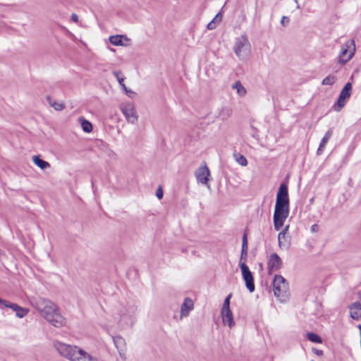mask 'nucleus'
I'll list each match as a JSON object with an SVG mask.
<instances>
[{
  "label": "nucleus",
  "instance_id": "1",
  "mask_svg": "<svg viewBox=\"0 0 361 361\" xmlns=\"http://www.w3.org/2000/svg\"><path fill=\"white\" fill-rule=\"evenodd\" d=\"M289 214V197L288 185L281 183L276 195L274 213V226L276 231L281 229Z\"/></svg>",
  "mask_w": 361,
  "mask_h": 361
},
{
  "label": "nucleus",
  "instance_id": "2",
  "mask_svg": "<svg viewBox=\"0 0 361 361\" xmlns=\"http://www.w3.org/2000/svg\"><path fill=\"white\" fill-rule=\"evenodd\" d=\"M35 309L52 326L60 328L66 325V320L60 313L58 306L53 302L39 298L34 305Z\"/></svg>",
  "mask_w": 361,
  "mask_h": 361
},
{
  "label": "nucleus",
  "instance_id": "3",
  "mask_svg": "<svg viewBox=\"0 0 361 361\" xmlns=\"http://www.w3.org/2000/svg\"><path fill=\"white\" fill-rule=\"evenodd\" d=\"M251 45L246 35H242L235 41L233 51L240 60H245L250 53Z\"/></svg>",
  "mask_w": 361,
  "mask_h": 361
},
{
  "label": "nucleus",
  "instance_id": "4",
  "mask_svg": "<svg viewBox=\"0 0 361 361\" xmlns=\"http://www.w3.org/2000/svg\"><path fill=\"white\" fill-rule=\"evenodd\" d=\"M54 347L60 355L70 361H74L75 356L80 349L78 346L68 345L58 341L54 342Z\"/></svg>",
  "mask_w": 361,
  "mask_h": 361
},
{
  "label": "nucleus",
  "instance_id": "5",
  "mask_svg": "<svg viewBox=\"0 0 361 361\" xmlns=\"http://www.w3.org/2000/svg\"><path fill=\"white\" fill-rule=\"evenodd\" d=\"M355 51V44L353 39L348 40L342 45L340 54L338 56V63L341 65H345L354 56Z\"/></svg>",
  "mask_w": 361,
  "mask_h": 361
},
{
  "label": "nucleus",
  "instance_id": "6",
  "mask_svg": "<svg viewBox=\"0 0 361 361\" xmlns=\"http://www.w3.org/2000/svg\"><path fill=\"white\" fill-rule=\"evenodd\" d=\"M274 295L277 298L286 296L288 290V283L281 275H275L273 280Z\"/></svg>",
  "mask_w": 361,
  "mask_h": 361
},
{
  "label": "nucleus",
  "instance_id": "7",
  "mask_svg": "<svg viewBox=\"0 0 361 361\" xmlns=\"http://www.w3.org/2000/svg\"><path fill=\"white\" fill-rule=\"evenodd\" d=\"M351 92L352 85L350 82H347L341 90L338 100L333 106L334 111L338 112L344 107L350 97Z\"/></svg>",
  "mask_w": 361,
  "mask_h": 361
},
{
  "label": "nucleus",
  "instance_id": "8",
  "mask_svg": "<svg viewBox=\"0 0 361 361\" xmlns=\"http://www.w3.org/2000/svg\"><path fill=\"white\" fill-rule=\"evenodd\" d=\"M239 267L241 269L243 279L245 281L246 288L250 293H253L255 290V286L252 273L250 271L245 262L239 263Z\"/></svg>",
  "mask_w": 361,
  "mask_h": 361
},
{
  "label": "nucleus",
  "instance_id": "9",
  "mask_svg": "<svg viewBox=\"0 0 361 361\" xmlns=\"http://www.w3.org/2000/svg\"><path fill=\"white\" fill-rule=\"evenodd\" d=\"M195 176L198 183L202 185H205L207 186L208 188H209L208 181L209 177L210 176V171L206 164L199 167L195 171Z\"/></svg>",
  "mask_w": 361,
  "mask_h": 361
},
{
  "label": "nucleus",
  "instance_id": "10",
  "mask_svg": "<svg viewBox=\"0 0 361 361\" xmlns=\"http://www.w3.org/2000/svg\"><path fill=\"white\" fill-rule=\"evenodd\" d=\"M268 272L271 274L273 271H279L283 265L281 257L276 253H272L268 261Z\"/></svg>",
  "mask_w": 361,
  "mask_h": 361
},
{
  "label": "nucleus",
  "instance_id": "11",
  "mask_svg": "<svg viewBox=\"0 0 361 361\" xmlns=\"http://www.w3.org/2000/svg\"><path fill=\"white\" fill-rule=\"evenodd\" d=\"M121 111L128 122L131 123L137 122V116L136 115V111L132 104H127L123 106Z\"/></svg>",
  "mask_w": 361,
  "mask_h": 361
},
{
  "label": "nucleus",
  "instance_id": "12",
  "mask_svg": "<svg viewBox=\"0 0 361 361\" xmlns=\"http://www.w3.org/2000/svg\"><path fill=\"white\" fill-rule=\"evenodd\" d=\"M350 310V316L352 319L359 321L361 320V303L358 301L355 302L348 306Z\"/></svg>",
  "mask_w": 361,
  "mask_h": 361
},
{
  "label": "nucleus",
  "instance_id": "13",
  "mask_svg": "<svg viewBox=\"0 0 361 361\" xmlns=\"http://www.w3.org/2000/svg\"><path fill=\"white\" fill-rule=\"evenodd\" d=\"M221 317L224 325H227L230 328H232L235 325L231 309L221 310Z\"/></svg>",
  "mask_w": 361,
  "mask_h": 361
},
{
  "label": "nucleus",
  "instance_id": "14",
  "mask_svg": "<svg viewBox=\"0 0 361 361\" xmlns=\"http://www.w3.org/2000/svg\"><path fill=\"white\" fill-rule=\"evenodd\" d=\"M194 302L190 298H186L180 307L181 317H187L189 312L193 310Z\"/></svg>",
  "mask_w": 361,
  "mask_h": 361
},
{
  "label": "nucleus",
  "instance_id": "15",
  "mask_svg": "<svg viewBox=\"0 0 361 361\" xmlns=\"http://www.w3.org/2000/svg\"><path fill=\"white\" fill-rule=\"evenodd\" d=\"M74 361H98L97 359L90 354L80 348L78 351L76 356H75Z\"/></svg>",
  "mask_w": 361,
  "mask_h": 361
},
{
  "label": "nucleus",
  "instance_id": "16",
  "mask_svg": "<svg viewBox=\"0 0 361 361\" xmlns=\"http://www.w3.org/2000/svg\"><path fill=\"white\" fill-rule=\"evenodd\" d=\"M332 134H333L332 129H329L326 133L325 135L322 139V140L320 142V144H319V147L317 149V155H320V154H322L324 148L325 147L326 144L328 142V141L330 139V137H331Z\"/></svg>",
  "mask_w": 361,
  "mask_h": 361
},
{
  "label": "nucleus",
  "instance_id": "17",
  "mask_svg": "<svg viewBox=\"0 0 361 361\" xmlns=\"http://www.w3.org/2000/svg\"><path fill=\"white\" fill-rule=\"evenodd\" d=\"M9 308L12 309L16 312V316L19 318H23L29 312L27 309L21 307L16 303H13V305H9Z\"/></svg>",
  "mask_w": 361,
  "mask_h": 361
},
{
  "label": "nucleus",
  "instance_id": "18",
  "mask_svg": "<svg viewBox=\"0 0 361 361\" xmlns=\"http://www.w3.org/2000/svg\"><path fill=\"white\" fill-rule=\"evenodd\" d=\"M123 39H125L126 41L129 40L126 35H112L109 37L110 43L115 46H123Z\"/></svg>",
  "mask_w": 361,
  "mask_h": 361
},
{
  "label": "nucleus",
  "instance_id": "19",
  "mask_svg": "<svg viewBox=\"0 0 361 361\" xmlns=\"http://www.w3.org/2000/svg\"><path fill=\"white\" fill-rule=\"evenodd\" d=\"M46 99L49 104L56 111H62L65 109V104L63 102L59 103L54 101L49 95L47 96Z\"/></svg>",
  "mask_w": 361,
  "mask_h": 361
},
{
  "label": "nucleus",
  "instance_id": "20",
  "mask_svg": "<svg viewBox=\"0 0 361 361\" xmlns=\"http://www.w3.org/2000/svg\"><path fill=\"white\" fill-rule=\"evenodd\" d=\"M32 161L35 165L42 170L50 167L49 163L42 159L39 156H34L32 157Z\"/></svg>",
  "mask_w": 361,
  "mask_h": 361
},
{
  "label": "nucleus",
  "instance_id": "21",
  "mask_svg": "<svg viewBox=\"0 0 361 361\" xmlns=\"http://www.w3.org/2000/svg\"><path fill=\"white\" fill-rule=\"evenodd\" d=\"M114 75L116 78L119 85L122 87L123 90H124L126 92H128L126 86L124 84L125 78L123 76L121 71H114ZM130 92L131 91L129 90Z\"/></svg>",
  "mask_w": 361,
  "mask_h": 361
},
{
  "label": "nucleus",
  "instance_id": "22",
  "mask_svg": "<svg viewBox=\"0 0 361 361\" xmlns=\"http://www.w3.org/2000/svg\"><path fill=\"white\" fill-rule=\"evenodd\" d=\"M80 124H81L82 128L85 133L92 132V125L89 121L86 120L84 118H80Z\"/></svg>",
  "mask_w": 361,
  "mask_h": 361
},
{
  "label": "nucleus",
  "instance_id": "23",
  "mask_svg": "<svg viewBox=\"0 0 361 361\" xmlns=\"http://www.w3.org/2000/svg\"><path fill=\"white\" fill-rule=\"evenodd\" d=\"M232 114L231 109L228 107H224L221 109V111L219 114V116L221 120H226L229 118Z\"/></svg>",
  "mask_w": 361,
  "mask_h": 361
},
{
  "label": "nucleus",
  "instance_id": "24",
  "mask_svg": "<svg viewBox=\"0 0 361 361\" xmlns=\"http://www.w3.org/2000/svg\"><path fill=\"white\" fill-rule=\"evenodd\" d=\"M307 338L309 341L314 343H321L322 342V338L319 335L313 332L307 333Z\"/></svg>",
  "mask_w": 361,
  "mask_h": 361
},
{
  "label": "nucleus",
  "instance_id": "25",
  "mask_svg": "<svg viewBox=\"0 0 361 361\" xmlns=\"http://www.w3.org/2000/svg\"><path fill=\"white\" fill-rule=\"evenodd\" d=\"M233 88L237 90L238 94L241 96L245 94V93H246L245 88L243 86V85L241 84V82L240 81H236L233 84Z\"/></svg>",
  "mask_w": 361,
  "mask_h": 361
},
{
  "label": "nucleus",
  "instance_id": "26",
  "mask_svg": "<svg viewBox=\"0 0 361 361\" xmlns=\"http://www.w3.org/2000/svg\"><path fill=\"white\" fill-rule=\"evenodd\" d=\"M234 157L235 158V161L243 166H245L247 165V159L240 154H234Z\"/></svg>",
  "mask_w": 361,
  "mask_h": 361
},
{
  "label": "nucleus",
  "instance_id": "27",
  "mask_svg": "<svg viewBox=\"0 0 361 361\" xmlns=\"http://www.w3.org/2000/svg\"><path fill=\"white\" fill-rule=\"evenodd\" d=\"M336 81V78L334 75H329L323 79L322 84L323 85H332Z\"/></svg>",
  "mask_w": 361,
  "mask_h": 361
},
{
  "label": "nucleus",
  "instance_id": "28",
  "mask_svg": "<svg viewBox=\"0 0 361 361\" xmlns=\"http://www.w3.org/2000/svg\"><path fill=\"white\" fill-rule=\"evenodd\" d=\"M113 340L117 348L125 343V341L121 336L113 337Z\"/></svg>",
  "mask_w": 361,
  "mask_h": 361
},
{
  "label": "nucleus",
  "instance_id": "29",
  "mask_svg": "<svg viewBox=\"0 0 361 361\" xmlns=\"http://www.w3.org/2000/svg\"><path fill=\"white\" fill-rule=\"evenodd\" d=\"M288 226H286L281 232L279 233L278 235V241L279 246H281L282 240H285L286 238V231L288 230Z\"/></svg>",
  "mask_w": 361,
  "mask_h": 361
},
{
  "label": "nucleus",
  "instance_id": "30",
  "mask_svg": "<svg viewBox=\"0 0 361 361\" xmlns=\"http://www.w3.org/2000/svg\"><path fill=\"white\" fill-rule=\"evenodd\" d=\"M231 297H232V294L231 293L228 294L226 296V298H225V300L224 301V303H223L222 310L230 309V300H231Z\"/></svg>",
  "mask_w": 361,
  "mask_h": 361
},
{
  "label": "nucleus",
  "instance_id": "31",
  "mask_svg": "<svg viewBox=\"0 0 361 361\" xmlns=\"http://www.w3.org/2000/svg\"><path fill=\"white\" fill-rule=\"evenodd\" d=\"M248 245H247V233H245L243 235V242H242V251H247Z\"/></svg>",
  "mask_w": 361,
  "mask_h": 361
},
{
  "label": "nucleus",
  "instance_id": "32",
  "mask_svg": "<svg viewBox=\"0 0 361 361\" xmlns=\"http://www.w3.org/2000/svg\"><path fill=\"white\" fill-rule=\"evenodd\" d=\"M247 257V251H242L241 250L240 259L239 263H240V262H245Z\"/></svg>",
  "mask_w": 361,
  "mask_h": 361
},
{
  "label": "nucleus",
  "instance_id": "33",
  "mask_svg": "<svg viewBox=\"0 0 361 361\" xmlns=\"http://www.w3.org/2000/svg\"><path fill=\"white\" fill-rule=\"evenodd\" d=\"M164 193L162 188L159 187V188L156 191V196L159 200H161L163 197Z\"/></svg>",
  "mask_w": 361,
  "mask_h": 361
},
{
  "label": "nucleus",
  "instance_id": "34",
  "mask_svg": "<svg viewBox=\"0 0 361 361\" xmlns=\"http://www.w3.org/2000/svg\"><path fill=\"white\" fill-rule=\"evenodd\" d=\"M221 20H222V14L221 12H219L215 16V17L214 18V19L212 20H214L215 23H219L221 21Z\"/></svg>",
  "mask_w": 361,
  "mask_h": 361
},
{
  "label": "nucleus",
  "instance_id": "35",
  "mask_svg": "<svg viewBox=\"0 0 361 361\" xmlns=\"http://www.w3.org/2000/svg\"><path fill=\"white\" fill-rule=\"evenodd\" d=\"M290 20L289 18L287 16H283L281 20V24L283 26H286Z\"/></svg>",
  "mask_w": 361,
  "mask_h": 361
},
{
  "label": "nucleus",
  "instance_id": "36",
  "mask_svg": "<svg viewBox=\"0 0 361 361\" xmlns=\"http://www.w3.org/2000/svg\"><path fill=\"white\" fill-rule=\"evenodd\" d=\"M216 23H215V22H214V20H212L211 22H209V23L207 24V29H209V30H210L215 29V28H216Z\"/></svg>",
  "mask_w": 361,
  "mask_h": 361
},
{
  "label": "nucleus",
  "instance_id": "37",
  "mask_svg": "<svg viewBox=\"0 0 361 361\" xmlns=\"http://www.w3.org/2000/svg\"><path fill=\"white\" fill-rule=\"evenodd\" d=\"M251 129H252V132L250 133L251 135L255 138L258 137L257 129L255 128H254L253 126H251Z\"/></svg>",
  "mask_w": 361,
  "mask_h": 361
},
{
  "label": "nucleus",
  "instance_id": "38",
  "mask_svg": "<svg viewBox=\"0 0 361 361\" xmlns=\"http://www.w3.org/2000/svg\"><path fill=\"white\" fill-rule=\"evenodd\" d=\"M71 19L74 23H78V15L76 13H72L71 16Z\"/></svg>",
  "mask_w": 361,
  "mask_h": 361
},
{
  "label": "nucleus",
  "instance_id": "39",
  "mask_svg": "<svg viewBox=\"0 0 361 361\" xmlns=\"http://www.w3.org/2000/svg\"><path fill=\"white\" fill-rule=\"evenodd\" d=\"M9 305H13V303H11L8 301H6V300L2 299L1 307L4 306V307L9 308Z\"/></svg>",
  "mask_w": 361,
  "mask_h": 361
},
{
  "label": "nucleus",
  "instance_id": "40",
  "mask_svg": "<svg viewBox=\"0 0 361 361\" xmlns=\"http://www.w3.org/2000/svg\"><path fill=\"white\" fill-rule=\"evenodd\" d=\"M318 231V226L317 224H313L312 226H311V231L312 232H316Z\"/></svg>",
  "mask_w": 361,
  "mask_h": 361
},
{
  "label": "nucleus",
  "instance_id": "41",
  "mask_svg": "<svg viewBox=\"0 0 361 361\" xmlns=\"http://www.w3.org/2000/svg\"><path fill=\"white\" fill-rule=\"evenodd\" d=\"M315 353H316L317 355H322L323 354V352H322V350H317V349H316V350H315Z\"/></svg>",
  "mask_w": 361,
  "mask_h": 361
},
{
  "label": "nucleus",
  "instance_id": "42",
  "mask_svg": "<svg viewBox=\"0 0 361 361\" xmlns=\"http://www.w3.org/2000/svg\"><path fill=\"white\" fill-rule=\"evenodd\" d=\"M133 312H134V309H133V308H132V309H131V311H130V312H128V314H133ZM129 316H130V317H131V314H129Z\"/></svg>",
  "mask_w": 361,
  "mask_h": 361
},
{
  "label": "nucleus",
  "instance_id": "43",
  "mask_svg": "<svg viewBox=\"0 0 361 361\" xmlns=\"http://www.w3.org/2000/svg\"><path fill=\"white\" fill-rule=\"evenodd\" d=\"M125 314H125L124 312H121V319L124 317Z\"/></svg>",
  "mask_w": 361,
  "mask_h": 361
},
{
  "label": "nucleus",
  "instance_id": "44",
  "mask_svg": "<svg viewBox=\"0 0 361 361\" xmlns=\"http://www.w3.org/2000/svg\"><path fill=\"white\" fill-rule=\"evenodd\" d=\"M1 302H2V299L0 298V307H1Z\"/></svg>",
  "mask_w": 361,
  "mask_h": 361
},
{
  "label": "nucleus",
  "instance_id": "45",
  "mask_svg": "<svg viewBox=\"0 0 361 361\" xmlns=\"http://www.w3.org/2000/svg\"><path fill=\"white\" fill-rule=\"evenodd\" d=\"M311 361H314V360H311Z\"/></svg>",
  "mask_w": 361,
  "mask_h": 361
}]
</instances>
